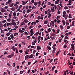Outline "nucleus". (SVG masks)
I'll return each mask as SVG.
<instances>
[{
	"instance_id": "11",
	"label": "nucleus",
	"mask_w": 75,
	"mask_h": 75,
	"mask_svg": "<svg viewBox=\"0 0 75 75\" xmlns=\"http://www.w3.org/2000/svg\"><path fill=\"white\" fill-rule=\"evenodd\" d=\"M50 37L52 40H54V39H55V38L54 37H52V36H50Z\"/></svg>"
},
{
	"instance_id": "52",
	"label": "nucleus",
	"mask_w": 75,
	"mask_h": 75,
	"mask_svg": "<svg viewBox=\"0 0 75 75\" xmlns=\"http://www.w3.org/2000/svg\"><path fill=\"white\" fill-rule=\"evenodd\" d=\"M4 27H6L7 26V23H5V24L3 25Z\"/></svg>"
},
{
	"instance_id": "22",
	"label": "nucleus",
	"mask_w": 75,
	"mask_h": 75,
	"mask_svg": "<svg viewBox=\"0 0 75 75\" xmlns=\"http://www.w3.org/2000/svg\"><path fill=\"white\" fill-rule=\"evenodd\" d=\"M68 17H69V18H72V17L71 16V14H69Z\"/></svg>"
},
{
	"instance_id": "42",
	"label": "nucleus",
	"mask_w": 75,
	"mask_h": 75,
	"mask_svg": "<svg viewBox=\"0 0 75 75\" xmlns=\"http://www.w3.org/2000/svg\"><path fill=\"white\" fill-rule=\"evenodd\" d=\"M68 17V15H66V16L65 18V20H67V18Z\"/></svg>"
},
{
	"instance_id": "19",
	"label": "nucleus",
	"mask_w": 75,
	"mask_h": 75,
	"mask_svg": "<svg viewBox=\"0 0 75 75\" xmlns=\"http://www.w3.org/2000/svg\"><path fill=\"white\" fill-rule=\"evenodd\" d=\"M50 10L52 11V12H54L55 11V9L52 8H51Z\"/></svg>"
},
{
	"instance_id": "14",
	"label": "nucleus",
	"mask_w": 75,
	"mask_h": 75,
	"mask_svg": "<svg viewBox=\"0 0 75 75\" xmlns=\"http://www.w3.org/2000/svg\"><path fill=\"white\" fill-rule=\"evenodd\" d=\"M10 34H11V33L9 32L6 34V35H7V36H9Z\"/></svg>"
},
{
	"instance_id": "47",
	"label": "nucleus",
	"mask_w": 75,
	"mask_h": 75,
	"mask_svg": "<svg viewBox=\"0 0 75 75\" xmlns=\"http://www.w3.org/2000/svg\"><path fill=\"white\" fill-rule=\"evenodd\" d=\"M11 0H8V4H10V3H11Z\"/></svg>"
},
{
	"instance_id": "46",
	"label": "nucleus",
	"mask_w": 75,
	"mask_h": 75,
	"mask_svg": "<svg viewBox=\"0 0 75 75\" xmlns=\"http://www.w3.org/2000/svg\"><path fill=\"white\" fill-rule=\"evenodd\" d=\"M6 22V20H4L2 22V23H3V24H4Z\"/></svg>"
},
{
	"instance_id": "40",
	"label": "nucleus",
	"mask_w": 75,
	"mask_h": 75,
	"mask_svg": "<svg viewBox=\"0 0 75 75\" xmlns=\"http://www.w3.org/2000/svg\"><path fill=\"white\" fill-rule=\"evenodd\" d=\"M41 18L40 17V15H39L38 17V20H39V19H41Z\"/></svg>"
},
{
	"instance_id": "45",
	"label": "nucleus",
	"mask_w": 75,
	"mask_h": 75,
	"mask_svg": "<svg viewBox=\"0 0 75 75\" xmlns=\"http://www.w3.org/2000/svg\"><path fill=\"white\" fill-rule=\"evenodd\" d=\"M6 71L8 73V75H10V71H9L8 70H6Z\"/></svg>"
},
{
	"instance_id": "34",
	"label": "nucleus",
	"mask_w": 75,
	"mask_h": 75,
	"mask_svg": "<svg viewBox=\"0 0 75 75\" xmlns=\"http://www.w3.org/2000/svg\"><path fill=\"white\" fill-rule=\"evenodd\" d=\"M74 23H75V21H73L72 22V25L74 26Z\"/></svg>"
},
{
	"instance_id": "33",
	"label": "nucleus",
	"mask_w": 75,
	"mask_h": 75,
	"mask_svg": "<svg viewBox=\"0 0 75 75\" xmlns=\"http://www.w3.org/2000/svg\"><path fill=\"white\" fill-rule=\"evenodd\" d=\"M67 47V46L66 45H64V48H66Z\"/></svg>"
},
{
	"instance_id": "56",
	"label": "nucleus",
	"mask_w": 75,
	"mask_h": 75,
	"mask_svg": "<svg viewBox=\"0 0 75 75\" xmlns=\"http://www.w3.org/2000/svg\"><path fill=\"white\" fill-rule=\"evenodd\" d=\"M53 51H55L56 50H57V49L55 47L53 48Z\"/></svg>"
},
{
	"instance_id": "51",
	"label": "nucleus",
	"mask_w": 75,
	"mask_h": 75,
	"mask_svg": "<svg viewBox=\"0 0 75 75\" xmlns=\"http://www.w3.org/2000/svg\"><path fill=\"white\" fill-rule=\"evenodd\" d=\"M54 7L55 8V9H57V5H55L54 6Z\"/></svg>"
},
{
	"instance_id": "25",
	"label": "nucleus",
	"mask_w": 75,
	"mask_h": 75,
	"mask_svg": "<svg viewBox=\"0 0 75 75\" xmlns=\"http://www.w3.org/2000/svg\"><path fill=\"white\" fill-rule=\"evenodd\" d=\"M64 9H65V10L68 9V6H65L64 8Z\"/></svg>"
},
{
	"instance_id": "31",
	"label": "nucleus",
	"mask_w": 75,
	"mask_h": 75,
	"mask_svg": "<svg viewBox=\"0 0 75 75\" xmlns=\"http://www.w3.org/2000/svg\"><path fill=\"white\" fill-rule=\"evenodd\" d=\"M22 2L23 3L22 5H25V2L23 1H22Z\"/></svg>"
},
{
	"instance_id": "26",
	"label": "nucleus",
	"mask_w": 75,
	"mask_h": 75,
	"mask_svg": "<svg viewBox=\"0 0 75 75\" xmlns=\"http://www.w3.org/2000/svg\"><path fill=\"white\" fill-rule=\"evenodd\" d=\"M2 10L1 11V12H5V11H6L4 9L2 8Z\"/></svg>"
},
{
	"instance_id": "18",
	"label": "nucleus",
	"mask_w": 75,
	"mask_h": 75,
	"mask_svg": "<svg viewBox=\"0 0 75 75\" xmlns=\"http://www.w3.org/2000/svg\"><path fill=\"white\" fill-rule=\"evenodd\" d=\"M29 55H26L25 56V60H26V59H28V57Z\"/></svg>"
},
{
	"instance_id": "59",
	"label": "nucleus",
	"mask_w": 75,
	"mask_h": 75,
	"mask_svg": "<svg viewBox=\"0 0 75 75\" xmlns=\"http://www.w3.org/2000/svg\"><path fill=\"white\" fill-rule=\"evenodd\" d=\"M54 3L55 4H58V2L57 1H55Z\"/></svg>"
},
{
	"instance_id": "54",
	"label": "nucleus",
	"mask_w": 75,
	"mask_h": 75,
	"mask_svg": "<svg viewBox=\"0 0 75 75\" xmlns=\"http://www.w3.org/2000/svg\"><path fill=\"white\" fill-rule=\"evenodd\" d=\"M52 44V42H49V45H50V46H51Z\"/></svg>"
},
{
	"instance_id": "6",
	"label": "nucleus",
	"mask_w": 75,
	"mask_h": 75,
	"mask_svg": "<svg viewBox=\"0 0 75 75\" xmlns=\"http://www.w3.org/2000/svg\"><path fill=\"white\" fill-rule=\"evenodd\" d=\"M44 24H48V21H45L44 22Z\"/></svg>"
},
{
	"instance_id": "8",
	"label": "nucleus",
	"mask_w": 75,
	"mask_h": 75,
	"mask_svg": "<svg viewBox=\"0 0 75 75\" xmlns=\"http://www.w3.org/2000/svg\"><path fill=\"white\" fill-rule=\"evenodd\" d=\"M51 36H52L53 37H55L56 35L54 33H53L52 34H51Z\"/></svg>"
},
{
	"instance_id": "37",
	"label": "nucleus",
	"mask_w": 75,
	"mask_h": 75,
	"mask_svg": "<svg viewBox=\"0 0 75 75\" xmlns=\"http://www.w3.org/2000/svg\"><path fill=\"white\" fill-rule=\"evenodd\" d=\"M59 51H58L57 53L56 54V55L57 56L58 55V54H59Z\"/></svg>"
},
{
	"instance_id": "32",
	"label": "nucleus",
	"mask_w": 75,
	"mask_h": 75,
	"mask_svg": "<svg viewBox=\"0 0 75 75\" xmlns=\"http://www.w3.org/2000/svg\"><path fill=\"white\" fill-rule=\"evenodd\" d=\"M69 74L71 75H73V71H70Z\"/></svg>"
},
{
	"instance_id": "3",
	"label": "nucleus",
	"mask_w": 75,
	"mask_h": 75,
	"mask_svg": "<svg viewBox=\"0 0 75 75\" xmlns=\"http://www.w3.org/2000/svg\"><path fill=\"white\" fill-rule=\"evenodd\" d=\"M37 49L38 51V50H41V47H40V46H37Z\"/></svg>"
},
{
	"instance_id": "35",
	"label": "nucleus",
	"mask_w": 75,
	"mask_h": 75,
	"mask_svg": "<svg viewBox=\"0 0 75 75\" xmlns=\"http://www.w3.org/2000/svg\"><path fill=\"white\" fill-rule=\"evenodd\" d=\"M9 17L10 18H11V13H10L9 16Z\"/></svg>"
},
{
	"instance_id": "44",
	"label": "nucleus",
	"mask_w": 75,
	"mask_h": 75,
	"mask_svg": "<svg viewBox=\"0 0 75 75\" xmlns=\"http://www.w3.org/2000/svg\"><path fill=\"white\" fill-rule=\"evenodd\" d=\"M16 54H18V50H17V49H16Z\"/></svg>"
},
{
	"instance_id": "9",
	"label": "nucleus",
	"mask_w": 75,
	"mask_h": 75,
	"mask_svg": "<svg viewBox=\"0 0 75 75\" xmlns=\"http://www.w3.org/2000/svg\"><path fill=\"white\" fill-rule=\"evenodd\" d=\"M14 55V53L13 52H12L11 54V57H13Z\"/></svg>"
},
{
	"instance_id": "24",
	"label": "nucleus",
	"mask_w": 75,
	"mask_h": 75,
	"mask_svg": "<svg viewBox=\"0 0 75 75\" xmlns=\"http://www.w3.org/2000/svg\"><path fill=\"white\" fill-rule=\"evenodd\" d=\"M68 7L69 8H73V6H68Z\"/></svg>"
},
{
	"instance_id": "30",
	"label": "nucleus",
	"mask_w": 75,
	"mask_h": 75,
	"mask_svg": "<svg viewBox=\"0 0 75 75\" xmlns=\"http://www.w3.org/2000/svg\"><path fill=\"white\" fill-rule=\"evenodd\" d=\"M27 12L28 13H30V9H28L27 10Z\"/></svg>"
},
{
	"instance_id": "43",
	"label": "nucleus",
	"mask_w": 75,
	"mask_h": 75,
	"mask_svg": "<svg viewBox=\"0 0 75 75\" xmlns=\"http://www.w3.org/2000/svg\"><path fill=\"white\" fill-rule=\"evenodd\" d=\"M4 75H7V73L6 72H4Z\"/></svg>"
},
{
	"instance_id": "57",
	"label": "nucleus",
	"mask_w": 75,
	"mask_h": 75,
	"mask_svg": "<svg viewBox=\"0 0 75 75\" xmlns=\"http://www.w3.org/2000/svg\"><path fill=\"white\" fill-rule=\"evenodd\" d=\"M67 29H69V28H70V26H69V25L67 27Z\"/></svg>"
},
{
	"instance_id": "13",
	"label": "nucleus",
	"mask_w": 75,
	"mask_h": 75,
	"mask_svg": "<svg viewBox=\"0 0 75 75\" xmlns=\"http://www.w3.org/2000/svg\"><path fill=\"white\" fill-rule=\"evenodd\" d=\"M32 38L33 39H34V40H36L37 39V37L36 38H35V37L34 36H32Z\"/></svg>"
},
{
	"instance_id": "64",
	"label": "nucleus",
	"mask_w": 75,
	"mask_h": 75,
	"mask_svg": "<svg viewBox=\"0 0 75 75\" xmlns=\"http://www.w3.org/2000/svg\"><path fill=\"white\" fill-rule=\"evenodd\" d=\"M25 11H26L25 10H23V14H25Z\"/></svg>"
},
{
	"instance_id": "17",
	"label": "nucleus",
	"mask_w": 75,
	"mask_h": 75,
	"mask_svg": "<svg viewBox=\"0 0 75 75\" xmlns=\"http://www.w3.org/2000/svg\"><path fill=\"white\" fill-rule=\"evenodd\" d=\"M62 22L63 24H64V25H65V21L63 20L62 21Z\"/></svg>"
},
{
	"instance_id": "20",
	"label": "nucleus",
	"mask_w": 75,
	"mask_h": 75,
	"mask_svg": "<svg viewBox=\"0 0 75 75\" xmlns=\"http://www.w3.org/2000/svg\"><path fill=\"white\" fill-rule=\"evenodd\" d=\"M59 18H60V16H57L56 18V19L58 20L59 19Z\"/></svg>"
},
{
	"instance_id": "41",
	"label": "nucleus",
	"mask_w": 75,
	"mask_h": 75,
	"mask_svg": "<svg viewBox=\"0 0 75 75\" xmlns=\"http://www.w3.org/2000/svg\"><path fill=\"white\" fill-rule=\"evenodd\" d=\"M7 57L8 58H11V55L7 56Z\"/></svg>"
},
{
	"instance_id": "5",
	"label": "nucleus",
	"mask_w": 75,
	"mask_h": 75,
	"mask_svg": "<svg viewBox=\"0 0 75 75\" xmlns=\"http://www.w3.org/2000/svg\"><path fill=\"white\" fill-rule=\"evenodd\" d=\"M34 4L35 6H37L38 4V2H35L34 3Z\"/></svg>"
},
{
	"instance_id": "50",
	"label": "nucleus",
	"mask_w": 75,
	"mask_h": 75,
	"mask_svg": "<svg viewBox=\"0 0 75 75\" xmlns=\"http://www.w3.org/2000/svg\"><path fill=\"white\" fill-rule=\"evenodd\" d=\"M74 67V66L72 65H71L70 66H69V68H73Z\"/></svg>"
},
{
	"instance_id": "15",
	"label": "nucleus",
	"mask_w": 75,
	"mask_h": 75,
	"mask_svg": "<svg viewBox=\"0 0 75 75\" xmlns=\"http://www.w3.org/2000/svg\"><path fill=\"white\" fill-rule=\"evenodd\" d=\"M17 13L16 12H14L13 13V16L14 17H15L16 16V14Z\"/></svg>"
},
{
	"instance_id": "58",
	"label": "nucleus",
	"mask_w": 75,
	"mask_h": 75,
	"mask_svg": "<svg viewBox=\"0 0 75 75\" xmlns=\"http://www.w3.org/2000/svg\"><path fill=\"white\" fill-rule=\"evenodd\" d=\"M35 43L34 42H32V45H35Z\"/></svg>"
},
{
	"instance_id": "36",
	"label": "nucleus",
	"mask_w": 75,
	"mask_h": 75,
	"mask_svg": "<svg viewBox=\"0 0 75 75\" xmlns=\"http://www.w3.org/2000/svg\"><path fill=\"white\" fill-rule=\"evenodd\" d=\"M51 28H48V32H49V33L51 32Z\"/></svg>"
},
{
	"instance_id": "61",
	"label": "nucleus",
	"mask_w": 75,
	"mask_h": 75,
	"mask_svg": "<svg viewBox=\"0 0 75 75\" xmlns=\"http://www.w3.org/2000/svg\"><path fill=\"white\" fill-rule=\"evenodd\" d=\"M57 13L58 14H60V11L59 10H58Z\"/></svg>"
},
{
	"instance_id": "38",
	"label": "nucleus",
	"mask_w": 75,
	"mask_h": 75,
	"mask_svg": "<svg viewBox=\"0 0 75 75\" xmlns=\"http://www.w3.org/2000/svg\"><path fill=\"white\" fill-rule=\"evenodd\" d=\"M52 61H53V59H51L50 60L49 62H50V63H51V62H52Z\"/></svg>"
},
{
	"instance_id": "1",
	"label": "nucleus",
	"mask_w": 75,
	"mask_h": 75,
	"mask_svg": "<svg viewBox=\"0 0 75 75\" xmlns=\"http://www.w3.org/2000/svg\"><path fill=\"white\" fill-rule=\"evenodd\" d=\"M34 57V54H31L30 56H29L28 57L29 58H33Z\"/></svg>"
},
{
	"instance_id": "62",
	"label": "nucleus",
	"mask_w": 75,
	"mask_h": 75,
	"mask_svg": "<svg viewBox=\"0 0 75 75\" xmlns=\"http://www.w3.org/2000/svg\"><path fill=\"white\" fill-rule=\"evenodd\" d=\"M36 52V50H34V51L33 52V54H35V52Z\"/></svg>"
},
{
	"instance_id": "10",
	"label": "nucleus",
	"mask_w": 75,
	"mask_h": 75,
	"mask_svg": "<svg viewBox=\"0 0 75 75\" xmlns=\"http://www.w3.org/2000/svg\"><path fill=\"white\" fill-rule=\"evenodd\" d=\"M24 21L25 23H27L28 22V21L26 19H25L24 20Z\"/></svg>"
},
{
	"instance_id": "39",
	"label": "nucleus",
	"mask_w": 75,
	"mask_h": 75,
	"mask_svg": "<svg viewBox=\"0 0 75 75\" xmlns=\"http://www.w3.org/2000/svg\"><path fill=\"white\" fill-rule=\"evenodd\" d=\"M55 47H56V44H55L54 45H53L52 48H55Z\"/></svg>"
},
{
	"instance_id": "23",
	"label": "nucleus",
	"mask_w": 75,
	"mask_h": 75,
	"mask_svg": "<svg viewBox=\"0 0 75 75\" xmlns=\"http://www.w3.org/2000/svg\"><path fill=\"white\" fill-rule=\"evenodd\" d=\"M18 34V33H14L13 34L14 36H16V35H17Z\"/></svg>"
},
{
	"instance_id": "2",
	"label": "nucleus",
	"mask_w": 75,
	"mask_h": 75,
	"mask_svg": "<svg viewBox=\"0 0 75 75\" xmlns=\"http://www.w3.org/2000/svg\"><path fill=\"white\" fill-rule=\"evenodd\" d=\"M14 5V3H12V4H10L9 5V6L10 7H13Z\"/></svg>"
},
{
	"instance_id": "7",
	"label": "nucleus",
	"mask_w": 75,
	"mask_h": 75,
	"mask_svg": "<svg viewBox=\"0 0 75 75\" xmlns=\"http://www.w3.org/2000/svg\"><path fill=\"white\" fill-rule=\"evenodd\" d=\"M47 48L49 50H51V48L50 46L49 45L47 46Z\"/></svg>"
},
{
	"instance_id": "28",
	"label": "nucleus",
	"mask_w": 75,
	"mask_h": 75,
	"mask_svg": "<svg viewBox=\"0 0 75 75\" xmlns=\"http://www.w3.org/2000/svg\"><path fill=\"white\" fill-rule=\"evenodd\" d=\"M25 33L26 35H28V33L27 32H25Z\"/></svg>"
},
{
	"instance_id": "63",
	"label": "nucleus",
	"mask_w": 75,
	"mask_h": 75,
	"mask_svg": "<svg viewBox=\"0 0 75 75\" xmlns=\"http://www.w3.org/2000/svg\"><path fill=\"white\" fill-rule=\"evenodd\" d=\"M59 31H60L59 29H57V34H58V33H59Z\"/></svg>"
},
{
	"instance_id": "55",
	"label": "nucleus",
	"mask_w": 75,
	"mask_h": 75,
	"mask_svg": "<svg viewBox=\"0 0 75 75\" xmlns=\"http://www.w3.org/2000/svg\"><path fill=\"white\" fill-rule=\"evenodd\" d=\"M7 65L9 67H11V65H10V63H7Z\"/></svg>"
},
{
	"instance_id": "49",
	"label": "nucleus",
	"mask_w": 75,
	"mask_h": 75,
	"mask_svg": "<svg viewBox=\"0 0 75 75\" xmlns=\"http://www.w3.org/2000/svg\"><path fill=\"white\" fill-rule=\"evenodd\" d=\"M11 9L12 11H15V8H11Z\"/></svg>"
},
{
	"instance_id": "21",
	"label": "nucleus",
	"mask_w": 75,
	"mask_h": 75,
	"mask_svg": "<svg viewBox=\"0 0 75 75\" xmlns=\"http://www.w3.org/2000/svg\"><path fill=\"white\" fill-rule=\"evenodd\" d=\"M60 28H62V30H63L64 29V27H63V26L62 25H60Z\"/></svg>"
},
{
	"instance_id": "29",
	"label": "nucleus",
	"mask_w": 75,
	"mask_h": 75,
	"mask_svg": "<svg viewBox=\"0 0 75 75\" xmlns=\"http://www.w3.org/2000/svg\"><path fill=\"white\" fill-rule=\"evenodd\" d=\"M36 8V7H35V6H33L32 7V10H33V9H35Z\"/></svg>"
},
{
	"instance_id": "16",
	"label": "nucleus",
	"mask_w": 75,
	"mask_h": 75,
	"mask_svg": "<svg viewBox=\"0 0 75 75\" xmlns=\"http://www.w3.org/2000/svg\"><path fill=\"white\" fill-rule=\"evenodd\" d=\"M30 32L32 33H34V31H33V29H31Z\"/></svg>"
},
{
	"instance_id": "53",
	"label": "nucleus",
	"mask_w": 75,
	"mask_h": 75,
	"mask_svg": "<svg viewBox=\"0 0 75 75\" xmlns=\"http://www.w3.org/2000/svg\"><path fill=\"white\" fill-rule=\"evenodd\" d=\"M52 31H53V33H55V30L54 29H52Z\"/></svg>"
},
{
	"instance_id": "48",
	"label": "nucleus",
	"mask_w": 75,
	"mask_h": 75,
	"mask_svg": "<svg viewBox=\"0 0 75 75\" xmlns=\"http://www.w3.org/2000/svg\"><path fill=\"white\" fill-rule=\"evenodd\" d=\"M65 39H66L67 40H68V39H69V38H68V36H65Z\"/></svg>"
},
{
	"instance_id": "12",
	"label": "nucleus",
	"mask_w": 75,
	"mask_h": 75,
	"mask_svg": "<svg viewBox=\"0 0 75 75\" xmlns=\"http://www.w3.org/2000/svg\"><path fill=\"white\" fill-rule=\"evenodd\" d=\"M24 72V70H23L22 71H21L20 72V74H23V73Z\"/></svg>"
},
{
	"instance_id": "4",
	"label": "nucleus",
	"mask_w": 75,
	"mask_h": 75,
	"mask_svg": "<svg viewBox=\"0 0 75 75\" xmlns=\"http://www.w3.org/2000/svg\"><path fill=\"white\" fill-rule=\"evenodd\" d=\"M10 37L12 39V40H13L14 39V35L13 34H11L10 35Z\"/></svg>"
},
{
	"instance_id": "60",
	"label": "nucleus",
	"mask_w": 75,
	"mask_h": 75,
	"mask_svg": "<svg viewBox=\"0 0 75 75\" xmlns=\"http://www.w3.org/2000/svg\"><path fill=\"white\" fill-rule=\"evenodd\" d=\"M39 34V32H38L36 33V35H38Z\"/></svg>"
},
{
	"instance_id": "27",
	"label": "nucleus",
	"mask_w": 75,
	"mask_h": 75,
	"mask_svg": "<svg viewBox=\"0 0 75 75\" xmlns=\"http://www.w3.org/2000/svg\"><path fill=\"white\" fill-rule=\"evenodd\" d=\"M26 51H27V52H30V50L28 49H26Z\"/></svg>"
}]
</instances>
